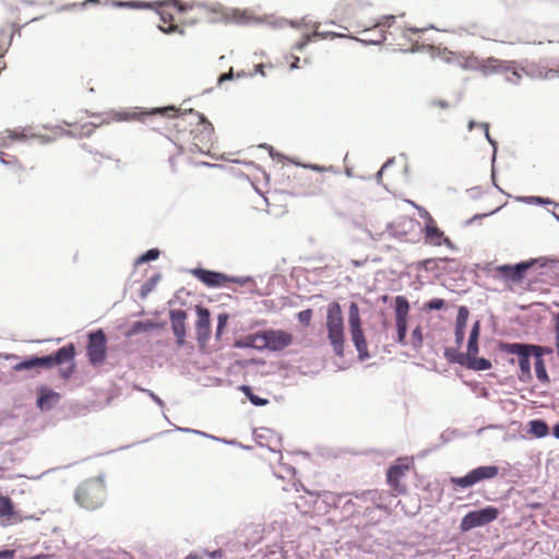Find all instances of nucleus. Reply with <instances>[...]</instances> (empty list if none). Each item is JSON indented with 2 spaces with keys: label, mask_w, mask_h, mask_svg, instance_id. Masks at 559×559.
<instances>
[{
  "label": "nucleus",
  "mask_w": 559,
  "mask_h": 559,
  "mask_svg": "<svg viewBox=\"0 0 559 559\" xmlns=\"http://www.w3.org/2000/svg\"><path fill=\"white\" fill-rule=\"evenodd\" d=\"M37 370H51L58 367L59 377L69 381L76 371V348L73 343H68L57 350L39 356L34 354Z\"/></svg>",
  "instance_id": "f257e3e1"
},
{
  "label": "nucleus",
  "mask_w": 559,
  "mask_h": 559,
  "mask_svg": "<svg viewBox=\"0 0 559 559\" xmlns=\"http://www.w3.org/2000/svg\"><path fill=\"white\" fill-rule=\"evenodd\" d=\"M462 68L468 70H478L488 76L495 73L504 74V81L518 85L522 80L523 70L514 60H501L495 57L480 60L476 57L465 59L461 64Z\"/></svg>",
  "instance_id": "f03ea898"
},
{
  "label": "nucleus",
  "mask_w": 559,
  "mask_h": 559,
  "mask_svg": "<svg viewBox=\"0 0 559 559\" xmlns=\"http://www.w3.org/2000/svg\"><path fill=\"white\" fill-rule=\"evenodd\" d=\"M211 12L216 13L217 16L212 17L210 20V23L216 24V23H234L237 25H247L251 22L257 24H267L270 27L277 29V28H284L286 26H290L293 28H299L300 25L297 21L288 20L285 17H257L251 19L246 11L239 10V9H233L230 11L225 10L222 5H217L215 8H211Z\"/></svg>",
  "instance_id": "7ed1b4c3"
},
{
  "label": "nucleus",
  "mask_w": 559,
  "mask_h": 559,
  "mask_svg": "<svg viewBox=\"0 0 559 559\" xmlns=\"http://www.w3.org/2000/svg\"><path fill=\"white\" fill-rule=\"evenodd\" d=\"M104 477V474H100L83 481L76 488L74 499L81 508L94 510L103 504L106 496Z\"/></svg>",
  "instance_id": "20e7f679"
},
{
  "label": "nucleus",
  "mask_w": 559,
  "mask_h": 559,
  "mask_svg": "<svg viewBox=\"0 0 559 559\" xmlns=\"http://www.w3.org/2000/svg\"><path fill=\"white\" fill-rule=\"evenodd\" d=\"M526 266L527 287L548 283L554 270L559 269V258L556 255H540L523 260Z\"/></svg>",
  "instance_id": "39448f33"
},
{
  "label": "nucleus",
  "mask_w": 559,
  "mask_h": 559,
  "mask_svg": "<svg viewBox=\"0 0 559 559\" xmlns=\"http://www.w3.org/2000/svg\"><path fill=\"white\" fill-rule=\"evenodd\" d=\"M348 329L350 340L355 349L357 350V358L359 361H366L370 358L368 350L367 340L361 328L359 306L355 301H350L348 306Z\"/></svg>",
  "instance_id": "423d86ee"
},
{
  "label": "nucleus",
  "mask_w": 559,
  "mask_h": 559,
  "mask_svg": "<svg viewBox=\"0 0 559 559\" xmlns=\"http://www.w3.org/2000/svg\"><path fill=\"white\" fill-rule=\"evenodd\" d=\"M178 118L185 120L190 118L188 123L193 127L190 131L193 139L203 145L212 144L214 138V126L207 117L193 108L185 109L178 112Z\"/></svg>",
  "instance_id": "0eeeda50"
},
{
  "label": "nucleus",
  "mask_w": 559,
  "mask_h": 559,
  "mask_svg": "<svg viewBox=\"0 0 559 559\" xmlns=\"http://www.w3.org/2000/svg\"><path fill=\"white\" fill-rule=\"evenodd\" d=\"M86 357L93 367H99L105 364L108 357V338L103 329H96L87 332Z\"/></svg>",
  "instance_id": "6e6552de"
},
{
  "label": "nucleus",
  "mask_w": 559,
  "mask_h": 559,
  "mask_svg": "<svg viewBox=\"0 0 559 559\" xmlns=\"http://www.w3.org/2000/svg\"><path fill=\"white\" fill-rule=\"evenodd\" d=\"M169 112H177V107L175 105H167L162 107H134L132 109H112L108 112V116L114 121H133V120H143L145 117L162 115L167 116Z\"/></svg>",
  "instance_id": "1a4fd4ad"
},
{
  "label": "nucleus",
  "mask_w": 559,
  "mask_h": 559,
  "mask_svg": "<svg viewBox=\"0 0 559 559\" xmlns=\"http://www.w3.org/2000/svg\"><path fill=\"white\" fill-rule=\"evenodd\" d=\"M499 467L497 465H479L471 471H468L463 476H452L450 477V483L455 488L467 489L473 487L474 485L483 481L489 480L498 476Z\"/></svg>",
  "instance_id": "9d476101"
},
{
  "label": "nucleus",
  "mask_w": 559,
  "mask_h": 559,
  "mask_svg": "<svg viewBox=\"0 0 559 559\" xmlns=\"http://www.w3.org/2000/svg\"><path fill=\"white\" fill-rule=\"evenodd\" d=\"M294 341L293 334L282 329H266L261 331V346L259 352H282Z\"/></svg>",
  "instance_id": "9b49d317"
},
{
  "label": "nucleus",
  "mask_w": 559,
  "mask_h": 559,
  "mask_svg": "<svg viewBox=\"0 0 559 559\" xmlns=\"http://www.w3.org/2000/svg\"><path fill=\"white\" fill-rule=\"evenodd\" d=\"M411 310V304L404 295H396L394 297V312H395V326L396 338L395 342L402 346L407 345V319Z\"/></svg>",
  "instance_id": "f8f14e48"
},
{
  "label": "nucleus",
  "mask_w": 559,
  "mask_h": 559,
  "mask_svg": "<svg viewBox=\"0 0 559 559\" xmlns=\"http://www.w3.org/2000/svg\"><path fill=\"white\" fill-rule=\"evenodd\" d=\"M413 462L407 457H397L385 472L386 483L396 493H405L406 487L401 483L402 477L412 467Z\"/></svg>",
  "instance_id": "ddd939ff"
},
{
  "label": "nucleus",
  "mask_w": 559,
  "mask_h": 559,
  "mask_svg": "<svg viewBox=\"0 0 559 559\" xmlns=\"http://www.w3.org/2000/svg\"><path fill=\"white\" fill-rule=\"evenodd\" d=\"M528 264H524L523 260L516 263H503L496 266L495 278L502 281L508 284H522L524 283L526 277V266Z\"/></svg>",
  "instance_id": "4468645a"
},
{
  "label": "nucleus",
  "mask_w": 559,
  "mask_h": 559,
  "mask_svg": "<svg viewBox=\"0 0 559 559\" xmlns=\"http://www.w3.org/2000/svg\"><path fill=\"white\" fill-rule=\"evenodd\" d=\"M194 312L197 316V321L194 324L197 342L200 348H204L211 337V312L209 308L202 304H197L194 306Z\"/></svg>",
  "instance_id": "2eb2a0df"
},
{
  "label": "nucleus",
  "mask_w": 559,
  "mask_h": 559,
  "mask_svg": "<svg viewBox=\"0 0 559 559\" xmlns=\"http://www.w3.org/2000/svg\"><path fill=\"white\" fill-rule=\"evenodd\" d=\"M499 513V509L491 504L475 508L466 512L460 524H490L498 519Z\"/></svg>",
  "instance_id": "dca6fc26"
},
{
  "label": "nucleus",
  "mask_w": 559,
  "mask_h": 559,
  "mask_svg": "<svg viewBox=\"0 0 559 559\" xmlns=\"http://www.w3.org/2000/svg\"><path fill=\"white\" fill-rule=\"evenodd\" d=\"M168 316L176 344L178 347H183L187 344V311L180 308H173L169 309Z\"/></svg>",
  "instance_id": "f3484780"
},
{
  "label": "nucleus",
  "mask_w": 559,
  "mask_h": 559,
  "mask_svg": "<svg viewBox=\"0 0 559 559\" xmlns=\"http://www.w3.org/2000/svg\"><path fill=\"white\" fill-rule=\"evenodd\" d=\"M189 273L210 288L223 287L226 283V278H228V274L224 272L205 269L201 265L189 270Z\"/></svg>",
  "instance_id": "a211bd4d"
},
{
  "label": "nucleus",
  "mask_w": 559,
  "mask_h": 559,
  "mask_svg": "<svg viewBox=\"0 0 559 559\" xmlns=\"http://www.w3.org/2000/svg\"><path fill=\"white\" fill-rule=\"evenodd\" d=\"M61 394L52 388L40 384L36 388V407L41 412H49L60 402Z\"/></svg>",
  "instance_id": "6ab92c4d"
},
{
  "label": "nucleus",
  "mask_w": 559,
  "mask_h": 559,
  "mask_svg": "<svg viewBox=\"0 0 559 559\" xmlns=\"http://www.w3.org/2000/svg\"><path fill=\"white\" fill-rule=\"evenodd\" d=\"M318 26H319V24L316 25L314 36L319 37L321 39H326V38L334 39V38L348 37V38L359 41L364 46H380V45L384 44V41L386 40V36H385L383 29L378 31V33H379L378 38H357V37H354L353 35H346L343 33H336V32H332V31L320 32V31H318Z\"/></svg>",
  "instance_id": "aec40b11"
},
{
  "label": "nucleus",
  "mask_w": 559,
  "mask_h": 559,
  "mask_svg": "<svg viewBox=\"0 0 559 559\" xmlns=\"http://www.w3.org/2000/svg\"><path fill=\"white\" fill-rule=\"evenodd\" d=\"M401 52L404 53H417V52H429L432 58H439L444 60L447 63L453 62V52L448 48H437L433 45H425V44H413L407 49H400Z\"/></svg>",
  "instance_id": "412c9836"
},
{
  "label": "nucleus",
  "mask_w": 559,
  "mask_h": 559,
  "mask_svg": "<svg viewBox=\"0 0 559 559\" xmlns=\"http://www.w3.org/2000/svg\"><path fill=\"white\" fill-rule=\"evenodd\" d=\"M0 519L13 520L15 522H22L24 520L38 521L34 515H22L21 512L15 509L12 499L3 495H0Z\"/></svg>",
  "instance_id": "4be33fe9"
},
{
  "label": "nucleus",
  "mask_w": 559,
  "mask_h": 559,
  "mask_svg": "<svg viewBox=\"0 0 559 559\" xmlns=\"http://www.w3.org/2000/svg\"><path fill=\"white\" fill-rule=\"evenodd\" d=\"M62 417L66 420H72L80 417H84L90 413L88 404L81 401H67L61 406Z\"/></svg>",
  "instance_id": "5701e85b"
},
{
  "label": "nucleus",
  "mask_w": 559,
  "mask_h": 559,
  "mask_svg": "<svg viewBox=\"0 0 559 559\" xmlns=\"http://www.w3.org/2000/svg\"><path fill=\"white\" fill-rule=\"evenodd\" d=\"M326 330L345 329L341 305L332 301L326 307Z\"/></svg>",
  "instance_id": "b1692460"
},
{
  "label": "nucleus",
  "mask_w": 559,
  "mask_h": 559,
  "mask_svg": "<svg viewBox=\"0 0 559 559\" xmlns=\"http://www.w3.org/2000/svg\"><path fill=\"white\" fill-rule=\"evenodd\" d=\"M526 433L535 439H543L551 435V430L544 418H534L527 421Z\"/></svg>",
  "instance_id": "393cba45"
},
{
  "label": "nucleus",
  "mask_w": 559,
  "mask_h": 559,
  "mask_svg": "<svg viewBox=\"0 0 559 559\" xmlns=\"http://www.w3.org/2000/svg\"><path fill=\"white\" fill-rule=\"evenodd\" d=\"M328 340L337 357H343L345 353V329L326 330Z\"/></svg>",
  "instance_id": "a878e982"
},
{
  "label": "nucleus",
  "mask_w": 559,
  "mask_h": 559,
  "mask_svg": "<svg viewBox=\"0 0 559 559\" xmlns=\"http://www.w3.org/2000/svg\"><path fill=\"white\" fill-rule=\"evenodd\" d=\"M531 357L532 355L530 354L528 350H525L523 354L518 356V364L520 368L518 378L523 383H528L533 380Z\"/></svg>",
  "instance_id": "bb28decb"
},
{
  "label": "nucleus",
  "mask_w": 559,
  "mask_h": 559,
  "mask_svg": "<svg viewBox=\"0 0 559 559\" xmlns=\"http://www.w3.org/2000/svg\"><path fill=\"white\" fill-rule=\"evenodd\" d=\"M108 3L119 9L155 10L153 2L144 0H109Z\"/></svg>",
  "instance_id": "cd10ccee"
},
{
  "label": "nucleus",
  "mask_w": 559,
  "mask_h": 559,
  "mask_svg": "<svg viewBox=\"0 0 559 559\" xmlns=\"http://www.w3.org/2000/svg\"><path fill=\"white\" fill-rule=\"evenodd\" d=\"M153 331V325L151 320H138L130 324V326L124 331L123 336L126 338H132L139 334H148Z\"/></svg>",
  "instance_id": "c85d7f7f"
},
{
  "label": "nucleus",
  "mask_w": 559,
  "mask_h": 559,
  "mask_svg": "<svg viewBox=\"0 0 559 559\" xmlns=\"http://www.w3.org/2000/svg\"><path fill=\"white\" fill-rule=\"evenodd\" d=\"M261 331L251 333L235 340L233 347L235 348H250L259 352L261 344Z\"/></svg>",
  "instance_id": "c756f323"
},
{
  "label": "nucleus",
  "mask_w": 559,
  "mask_h": 559,
  "mask_svg": "<svg viewBox=\"0 0 559 559\" xmlns=\"http://www.w3.org/2000/svg\"><path fill=\"white\" fill-rule=\"evenodd\" d=\"M22 26L16 23L11 24V31L5 28L0 29V59L5 56L7 48L11 46L15 32H20Z\"/></svg>",
  "instance_id": "7c9ffc66"
},
{
  "label": "nucleus",
  "mask_w": 559,
  "mask_h": 559,
  "mask_svg": "<svg viewBox=\"0 0 559 559\" xmlns=\"http://www.w3.org/2000/svg\"><path fill=\"white\" fill-rule=\"evenodd\" d=\"M237 390L240 391L253 406L263 407L270 404L269 399L257 395L253 392V388L249 384H240Z\"/></svg>",
  "instance_id": "2f4dec72"
},
{
  "label": "nucleus",
  "mask_w": 559,
  "mask_h": 559,
  "mask_svg": "<svg viewBox=\"0 0 559 559\" xmlns=\"http://www.w3.org/2000/svg\"><path fill=\"white\" fill-rule=\"evenodd\" d=\"M497 349L500 353L515 355L516 357L527 350V343H507L499 341L497 343Z\"/></svg>",
  "instance_id": "473e14b6"
},
{
  "label": "nucleus",
  "mask_w": 559,
  "mask_h": 559,
  "mask_svg": "<svg viewBox=\"0 0 559 559\" xmlns=\"http://www.w3.org/2000/svg\"><path fill=\"white\" fill-rule=\"evenodd\" d=\"M417 271H431L437 277L441 275V267L438 265V260L433 258H426L414 263Z\"/></svg>",
  "instance_id": "72a5a7b5"
},
{
  "label": "nucleus",
  "mask_w": 559,
  "mask_h": 559,
  "mask_svg": "<svg viewBox=\"0 0 559 559\" xmlns=\"http://www.w3.org/2000/svg\"><path fill=\"white\" fill-rule=\"evenodd\" d=\"M515 200L518 202L528 204V205H539V206L543 205L544 206V205L556 204L555 200L547 198V197H540V195H522V197H516Z\"/></svg>",
  "instance_id": "f704fd0d"
},
{
  "label": "nucleus",
  "mask_w": 559,
  "mask_h": 559,
  "mask_svg": "<svg viewBox=\"0 0 559 559\" xmlns=\"http://www.w3.org/2000/svg\"><path fill=\"white\" fill-rule=\"evenodd\" d=\"M162 280V273H154L146 282H144L139 290V296L141 299H145L156 287L158 282Z\"/></svg>",
  "instance_id": "c9c22d12"
},
{
  "label": "nucleus",
  "mask_w": 559,
  "mask_h": 559,
  "mask_svg": "<svg viewBox=\"0 0 559 559\" xmlns=\"http://www.w3.org/2000/svg\"><path fill=\"white\" fill-rule=\"evenodd\" d=\"M160 254H162V251L159 248H157V247L150 248L135 258V260L133 262V266L136 267L144 263L156 261L160 257Z\"/></svg>",
  "instance_id": "e433bc0d"
},
{
  "label": "nucleus",
  "mask_w": 559,
  "mask_h": 559,
  "mask_svg": "<svg viewBox=\"0 0 559 559\" xmlns=\"http://www.w3.org/2000/svg\"><path fill=\"white\" fill-rule=\"evenodd\" d=\"M443 357L450 362V364H457L462 367H465L463 353L460 350V348L447 346L443 348Z\"/></svg>",
  "instance_id": "4c0bfd02"
},
{
  "label": "nucleus",
  "mask_w": 559,
  "mask_h": 559,
  "mask_svg": "<svg viewBox=\"0 0 559 559\" xmlns=\"http://www.w3.org/2000/svg\"><path fill=\"white\" fill-rule=\"evenodd\" d=\"M13 371H32L35 370L36 373H39V370L36 368V361L34 354L24 356L20 361L12 366Z\"/></svg>",
  "instance_id": "58836bf2"
},
{
  "label": "nucleus",
  "mask_w": 559,
  "mask_h": 559,
  "mask_svg": "<svg viewBox=\"0 0 559 559\" xmlns=\"http://www.w3.org/2000/svg\"><path fill=\"white\" fill-rule=\"evenodd\" d=\"M464 368L473 371H487L492 368V364L490 359L477 356L468 361Z\"/></svg>",
  "instance_id": "ea45409f"
},
{
  "label": "nucleus",
  "mask_w": 559,
  "mask_h": 559,
  "mask_svg": "<svg viewBox=\"0 0 559 559\" xmlns=\"http://www.w3.org/2000/svg\"><path fill=\"white\" fill-rule=\"evenodd\" d=\"M466 437H467V433L461 431L457 428H448L444 431H442L439 436V439L441 442L440 445H444L455 439L466 438Z\"/></svg>",
  "instance_id": "a19ab883"
},
{
  "label": "nucleus",
  "mask_w": 559,
  "mask_h": 559,
  "mask_svg": "<svg viewBox=\"0 0 559 559\" xmlns=\"http://www.w3.org/2000/svg\"><path fill=\"white\" fill-rule=\"evenodd\" d=\"M469 317V309L466 306H460L455 318L454 330L466 331Z\"/></svg>",
  "instance_id": "79ce46f5"
},
{
  "label": "nucleus",
  "mask_w": 559,
  "mask_h": 559,
  "mask_svg": "<svg viewBox=\"0 0 559 559\" xmlns=\"http://www.w3.org/2000/svg\"><path fill=\"white\" fill-rule=\"evenodd\" d=\"M229 321V314L225 311L219 312L216 318L215 340L221 341Z\"/></svg>",
  "instance_id": "37998d69"
},
{
  "label": "nucleus",
  "mask_w": 559,
  "mask_h": 559,
  "mask_svg": "<svg viewBox=\"0 0 559 559\" xmlns=\"http://www.w3.org/2000/svg\"><path fill=\"white\" fill-rule=\"evenodd\" d=\"M425 242L430 243L432 246H440L441 238L444 237V233L438 227H427V231L424 233Z\"/></svg>",
  "instance_id": "c03bdc74"
},
{
  "label": "nucleus",
  "mask_w": 559,
  "mask_h": 559,
  "mask_svg": "<svg viewBox=\"0 0 559 559\" xmlns=\"http://www.w3.org/2000/svg\"><path fill=\"white\" fill-rule=\"evenodd\" d=\"M535 374L538 381L543 384H548L550 382L544 358L535 360Z\"/></svg>",
  "instance_id": "a18cd8bd"
},
{
  "label": "nucleus",
  "mask_w": 559,
  "mask_h": 559,
  "mask_svg": "<svg viewBox=\"0 0 559 559\" xmlns=\"http://www.w3.org/2000/svg\"><path fill=\"white\" fill-rule=\"evenodd\" d=\"M527 350L532 356H534L535 360L539 358H544L545 355H549L552 353V348L548 346L534 345L527 343Z\"/></svg>",
  "instance_id": "49530a36"
},
{
  "label": "nucleus",
  "mask_w": 559,
  "mask_h": 559,
  "mask_svg": "<svg viewBox=\"0 0 559 559\" xmlns=\"http://www.w3.org/2000/svg\"><path fill=\"white\" fill-rule=\"evenodd\" d=\"M478 354H479L478 342H473L472 340H467L466 352L463 353V357L465 358L464 359L465 365L468 361H471L472 359H474L475 357H477Z\"/></svg>",
  "instance_id": "de8ad7c7"
},
{
  "label": "nucleus",
  "mask_w": 559,
  "mask_h": 559,
  "mask_svg": "<svg viewBox=\"0 0 559 559\" xmlns=\"http://www.w3.org/2000/svg\"><path fill=\"white\" fill-rule=\"evenodd\" d=\"M447 307V302L442 298L433 297L424 304L425 311H439Z\"/></svg>",
  "instance_id": "09e8293b"
},
{
  "label": "nucleus",
  "mask_w": 559,
  "mask_h": 559,
  "mask_svg": "<svg viewBox=\"0 0 559 559\" xmlns=\"http://www.w3.org/2000/svg\"><path fill=\"white\" fill-rule=\"evenodd\" d=\"M504 205L506 204L500 205V206H498V207H496V209H493V210H491L489 212L474 214L473 216H471L468 219H466L464 222V226L465 227L471 226V225H473L474 223H476L478 221H481V219H484L486 217H489V216H492V215L497 214Z\"/></svg>",
  "instance_id": "8fccbe9b"
},
{
  "label": "nucleus",
  "mask_w": 559,
  "mask_h": 559,
  "mask_svg": "<svg viewBox=\"0 0 559 559\" xmlns=\"http://www.w3.org/2000/svg\"><path fill=\"white\" fill-rule=\"evenodd\" d=\"M424 335L421 325H417L412 331V346L415 350H419L423 347Z\"/></svg>",
  "instance_id": "3c124183"
},
{
  "label": "nucleus",
  "mask_w": 559,
  "mask_h": 559,
  "mask_svg": "<svg viewBox=\"0 0 559 559\" xmlns=\"http://www.w3.org/2000/svg\"><path fill=\"white\" fill-rule=\"evenodd\" d=\"M204 557H209L212 559H221L223 557V551L217 549L214 551L204 550L202 552H192L188 555L185 559H204Z\"/></svg>",
  "instance_id": "603ef678"
},
{
  "label": "nucleus",
  "mask_w": 559,
  "mask_h": 559,
  "mask_svg": "<svg viewBox=\"0 0 559 559\" xmlns=\"http://www.w3.org/2000/svg\"><path fill=\"white\" fill-rule=\"evenodd\" d=\"M313 316L312 309H304L296 314L298 322L304 326H309Z\"/></svg>",
  "instance_id": "864d4df0"
},
{
  "label": "nucleus",
  "mask_w": 559,
  "mask_h": 559,
  "mask_svg": "<svg viewBox=\"0 0 559 559\" xmlns=\"http://www.w3.org/2000/svg\"><path fill=\"white\" fill-rule=\"evenodd\" d=\"M157 29L166 35H171V34L185 35L186 34V32L182 27L175 25V24L168 25V26L158 24Z\"/></svg>",
  "instance_id": "5fc2aeb1"
},
{
  "label": "nucleus",
  "mask_w": 559,
  "mask_h": 559,
  "mask_svg": "<svg viewBox=\"0 0 559 559\" xmlns=\"http://www.w3.org/2000/svg\"><path fill=\"white\" fill-rule=\"evenodd\" d=\"M260 148L266 150L269 152L270 157L273 160L282 162L285 159V155L281 152H277L271 144L262 143L259 145Z\"/></svg>",
  "instance_id": "6e6d98bb"
},
{
  "label": "nucleus",
  "mask_w": 559,
  "mask_h": 559,
  "mask_svg": "<svg viewBox=\"0 0 559 559\" xmlns=\"http://www.w3.org/2000/svg\"><path fill=\"white\" fill-rule=\"evenodd\" d=\"M226 283H236L241 286L249 284V283L255 284L254 278L250 275H247V276L228 275V278H226ZM254 286L257 287V285H254Z\"/></svg>",
  "instance_id": "4d7b16f0"
},
{
  "label": "nucleus",
  "mask_w": 559,
  "mask_h": 559,
  "mask_svg": "<svg viewBox=\"0 0 559 559\" xmlns=\"http://www.w3.org/2000/svg\"><path fill=\"white\" fill-rule=\"evenodd\" d=\"M395 15H384L381 17V20L377 21L374 24H373V28H385V27H391L394 23H395Z\"/></svg>",
  "instance_id": "13d9d810"
},
{
  "label": "nucleus",
  "mask_w": 559,
  "mask_h": 559,
  "mask_svg": "<svg viewBox=\"0 0 559 559\" xmlns=\"http://www.w3.org/2000/svg\"><path fill=\"white\" fill-rule=\"evenodd\" d=\"M194 7L207 8V4L205 2L186 3L181 0L180 5H178L176 8V10L178 13L183 14V13H187L188 11L192 10Z\"/></svg>",
  "instance_id": "bf43d9fd"
},
{
  "label": "nucleus",
  "mask_w": 559,
  "mask_h": 559,
  "mask_svg": "<svg viewBox=\"0 0 559 559\" xmlns=\"http://www.w3.org/2000/svg\"><path fill=\"white\" fill-rule=\"evenodd\" d=\"M481 332V322L480 320H476L473 322L467 340H472L473 342H478Z\"/></svg>",
  "instance_id": "052dcab7"
},
{
  "label": "nucleus",
  "mask_w": 559,
  "mask_h": 559,
  "mask_svg": "<svg viewBox=\"0 0 559 559\" xmlns=\"http://www.w3.org/2000/svg\"><path fill=\"white\" fill-rule=\"evenodd\" d=\"M135 389H136L138 391H141V392L146 393V394L150 396V399H151L154 403H156L160 408H164V407H165V405H166V404H165V402H164V401H163V400H162V399H160V397H159V396H158L154 391H152V390H150V389H144V388H142V386H138V385L135 386Z\"/></svg>",
  "instance_id": "680f3d73"
},
{
  "label": "nucleus",
  "mask_w": 559,
  "mask_h": 559,
  "mask_svg": "<svg viewBox=\"0 0 559 559\" xmlns=\"http://www.w3.org/2000/svg\"><path fill=\"white\" fill-rule=\"evenodd\" d=\"M314 37H316L314 33L313 34L305 33L302 35V39L295 44L294 49L298 50V51H302L313 40Z\"/></svg>",
  "instance_id": "e2e57ef3"
},
{
  "label": "nucleus",
  "mask_w": 559,
  "mask_h": 559,
  "mask_svg": "<svg viewBox=\"0 0 559 559\" xmlns=\"http://www.w3.org/2000/svg\"><path fill=\"white\" fill-rule=\"evenodd\" d=\"M174 430L175 431H180V432H183V433H191V435L200 436V437H203V438H206V439H209V437H210L209 432H205V431H202V430H199V429H194V428L175 426Z\"/></svg>",
  "instance_id": "0e129e2a"
},
{
  "label": "nucleus",
  "mask_w": 559,
  "mask_h": 559,
  "mask_svg": "<svg viewBox=\"0 0 559 559\" xmlns=\"http://www.w3.org/2000/svg\"><path fill=\"white\" fill-rule=\"evenodd\" d=\"M473 391L478 392L479 396L483 399H489L490 392L481 382H473L471 384Z\"/></svg>",
  "instance_id": "69168bd1"
},
{
  "label": "nucleus",
  "mask_w": 559,
  "mask_h": 559,
  "mask_svg": "<svg viewBox=\"0 0 559 559\" xmlns=\"http://www.w3.org/2000/svg\"><path fill=\"white\" fill-rule=\"evenodd\" d=\"M235 80V73L234 70L230 69L227 72H223L217 78V85L221 86L225 82L234 81Z\"/></svg>",
  "instance_id": "338daca9"
},
{
  "label": "nucleus",
  "mask_w": 559,
  "mask_h": 559,
  "mask_svg": "<svg viewBox=\"0 0 559 559\" xmlns=\"http://www.w3.org/2000/svg\"><path fill=\"white\" fill-rule=\"evenodd\" d=\"M552 319V328L555 333V341L556 343H559V311L551 313Z\"/></svg>",
  "instance_id": "774afa93"
}]
</instances>
